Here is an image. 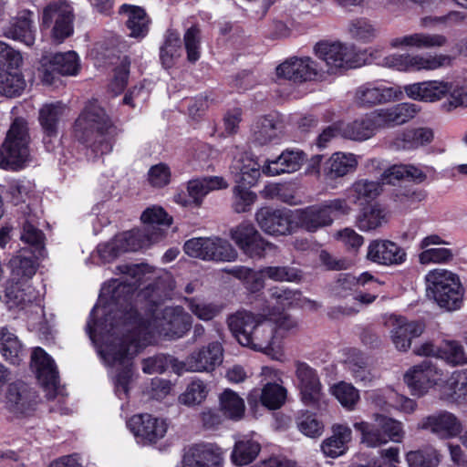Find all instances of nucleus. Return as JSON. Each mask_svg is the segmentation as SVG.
<instances>
[{"label":"nucleus","instance_id":"obj_51","mask_svg":"<svg viewBox=\"0 0 467 467\" xmlns=\"http://www.w3.org/2000/svg\"><path fill=\"white\" fill-rule=\"evenodd\" d=\"M25 87L26 81L16 70L11 72L5 69L0 72V94L9 98L19 96Z\"/></svg>","mask_w":467,"mask_h":467},{"label":"nucleus","instance_id":"obj_29","mask_svg":"<svg viewBox=\"0 0 467 467\" xmlns=\"http://www.w3.org/2000/svg\"><path fill=\"white\" fill-rule=\"evenodd\" d=\"M306 154L299 150H285L276 159L267 161L263 167L265 174L275 176L296 171L302 166Z\"/></svg>","mask_w":467,"mask_h":467},{"label":"nucleus","instance_id":"obj_28","mask_svg":"<svg viewBox=\"0 0 467 467\" xmlns=\"http://www.w3.org/2000/svg\"><path fill=\"white\" fill-rule=\"evenodd\" d=\"M39 257V255L30 254L26 248H22L9 261V280L16 283H26L36 274Z\"/></svg>","mask_w":467,"mask_h":467},{"label":"nucleus","instance_id":"obj_19","mask_svg":"<svg viewBox=\"0 0 467 467\" xmlns=\"http://www.w3.org/2000/svg\"><path fill=\"white\" fill-rule=\"evenodd\" d=\"M406 257L405 250L389 240H374L368 247L367 259L379 265H401Z\"/></svg>","mask_w":467,"mask_h":467},{"label":"nucleus","instance_id":"obj_31","mask_svg":"<svg viewBox=\"0 0 467 467\" xmlns=\"http://www.w3.org/2000/svg\"><path fill=\"white\" fill-rule=\"evenodd\" d=\"M26 283L8 280L5 288L0 292V302L8 309H23L36 298L33 289Z\"/></svg>","mask_w":467,"mask_h":467},{"label":"nucleus","instance_id":"obj_47","mask_svg":"<svg viewBox=\"0 0 467 467\" xmlns=\"http://www.w3.org/2000/svg\"><path fill=\"white\" fill-rule=\"evenodd\" d=\"M141 221L144 229H150V234L158 233L154 234L157 242L162 236L161 225L170 226L172 220L161 207H152L142 213Z\"/></svg>","mask_w":467,"mask_h":467},{"label":"nucleus","instance_id":"obj_3","mask_svg":"<svg viewBox=\"0 0 467 467\" xmlns=\"http://www.w3.org/2000/svg\"><path fill=\"white\" fill-rule=\"evenodd\" d=\"M227 326L240 345L256 351L270 348L275 338V322L262 314L238 310L227 317Z\"/></svg>","mask_w":467,"mask_h":467},{"label":"nucleus","instance_id":"obj_25","mask_svg":"<svg viewBox=\"0 0 467 467\" xmlns=\"http://www.w3.org/2000/svg\"><path fill=\"white\" fill-rule=\"evenodd\" d=\"M33 13L24 10L17 17L12 18L4 28V35L19 41L27 47L34 45L36 40V28L31 18Z\"/></svg>","mask_w":467,"mask_h":467},{"label":"nucleus","instance_id":"obj_59","mask_svg":"<svg viewBox=\"0 0 467 467\" xmlns=\"http://www.w3.org/2000/svg\"><path fill=\"white\" fill-rule=\"evenodd\" d=\"M202 32L198 26L193 25L188 28L183 36V43L187 52V59L195 63L201 57Z\"/></svg>","mask_w":467,"mask_h":467},{"label":"nucleus","instance_id":"obj_56","mask_svg":"<svg viewBox=\"0 0 467 467\" xmlns=\"http://www.w3.org/2000/svg\"><path fill=\"white\" fill-rule=\"evenodd\" d=\"M287 391L285 388L277 383H267L260 394L262 404L270 409H279L285 401Z\"/></svg>","mask_w":467,"mask_h":467},{"label":"nucleus","instance_id":"obj_15","mask_svg":"<svg viewBox=\"0 0 467 467\" xmlns=\"http://www.w3.org/2000/svg\"><path fill=\"white\" fill-rule=\"evenodd\" d=\"M223 359V348L219 342H212L198 351L192 352L185 361L180 362V368L192 372H210Z\"/></svg>","mask_w":467,"mask_h":467},{"label":"nucleus","instance_id":"obj_57","mask_svg":"<svg viewBox=\"0 0 467 467\" xmlns=\"http://www.w3.org/2000/svg\"><path fill=\"white\" fill-rule=\"evenodd\" d=\"M433 140V131L430 128L407 130L402 133V148L414 149L429 144Z\"/></svg>","mask_w":467,"mask_h":467},{"label":"nucleus","instance_id":"obj_54","mask_svg":"<svg viewBox=\"0 0 467 467\" xmlns=\"http://www.w3.org/2000/svg\"><path fill=\"white\" fill-rule=\"evenodd\" d=\"M376 418V415L374 416ZM354 428L361 433V441L368 447L375 448L386 444L381 427L375 420L374 423L367 421L355 422Z\"/></svg>","mask_w":467,"mask_h":467},{"label":"nucleus","instance_id":"obj_16","mask_svg":"<svg viewBox=\"0 0 467 467\" xmlns=\"http://www.w3.org/2000/svg\"><path fill=\"white\" fill-rule=\"evenodd\" d=\"M443 59L437 56L391 54L383 58L381 65L399 71L432 70L440 67Z\"/></svg>","mask_w":467,"mask_h":467},{"label":"nucleus","instance_id":"obj_18","mask_svg":"<svg viewBox=\"0 0 467 467\" xmlns=\"http://www.w3.org/2000/svg\"><path fill=\"white\" fill-rule=\"evenodd\" d=\"M301 400L306 406H317L322 397V385L317 371L305 362H296Z\"/></svg>","mask_w":467,"mask_h":467},{"label":"nucleus","instance_id":"obj_10","mask_svg":"<svg viewBox=\"0 0 467 467\" xmlns=\"http://www.w3.org/2000/svg\"><path fill=\"white\" fill-rule=\"evenodd\" d=\"M78 70L79 62L76 52L57 53L48 59L43 58L41 79L47 85H56L59 76H74Z\"/></svg>","mask_w":467,"mask_h":467},{"label":"nucleus","instance_id":"obj_20","mask_svg":"<svg viewBox=\"0 0 467 467\" xmlns=\"http://www.w3.org/2000/svg\"><path fill=\"white\" fill-rule=\"evenodd\" d=\"M392 329L391 338L395 347L400 351H407L414 337H420L424 325L419 321H409L403 317L393 316L390 317Z\"/></svg>","mask_w":467,"mask_h":467},{"label":"nucleus","instance_id":"obj_61","mask_svg":"<svg viewBox=\"0 0 467 467\" xmlns=\"http://www.w3.org/2000/svg\"><path fill=\"white\" fill-rule=\"evenodd\" d=\"M208 394L206 385L202 380H193L191 382L185 391L180 395L179 401L186 406H195L201 404Z\"/></svg>","mask_w":467,"mask_h":467},{"label":"nucleus","instance_id":"obj_23","mask_svg":"<svg viewBox=\"0 0 467 467\" xmlns=\"http://www.w3.org/2000/svg\"><path fill=\"white\" fill-rule=\"evenodd\" d=\"M404 90L410 99L434 102L451 92V84L445 81L430 80L407 85L404 87Z\"/></svg>","mask_w":467,"mask_h":467},{"label":"nucleus","instance_id":"obj_12","mask_svg":"<svg viewBox=\"0 0 467 467\" xmlns=\"http://www.w3.org/2000/svg\"><path fill=\"white\" fill-rule=\"evenodd\" d=\"M32 363L36 371V377L47 391L48 399H55L62 394L59 385V376L55 361L41 348H36L32 353Z\"/></svg>","mask_w":467,"mask_h":467},{"label":"nucleus","instance_id":"obj_2","mask_svg":"<svg viewBox=\"0 0 467 467\" xmlns=\"http://www.w3.org/2000/svg\"><path fill=\"white\" fill-rule=\"evenodd\" d=\"M76 139L98 155L111 151L117 128L97 100L88 101L75 121Z\"/></svg>","mask_w":467,"mask_h":467},{"label":"nucleus","instance_id":"obj_27","mask_svg":"<svg viewBox=\"0 0 467 467\" xmlns=\"http://www.w3.org/2000/svg\"><path fill=\"white\" fill-rule=\"evenodd\" d=\"M295 223L306 232L315 233L320 228L331 225L332 220L319 203L297 209L295 212Z\"/></svg>","mask_w":467,"mask_h":467},{"label":"nucleus","instance_id":"obj_8","mask_svg":"<svg viewBox=\"0 0 467 467\" xmlns=\"http://www.w3.org/2000/svg\"><path fill=\"white\" fill-rule=\"evenodd\" d=\"M316 56L321 60L318 64L324 73L333 74L340 68L352 67V54L349 48L340 42L320 41L314 47Z\"/></svg>","mask_w":467,"mask_h":467},{"label":"nucleus","instance_id":"obj_4","mask_svg":"<svg viewBox=\"0 0 467 467\" xmlns=\"http://www.w3.org/2000/svg\"><path fill=\"white\" fill-rule=\"evenodd\" d=\"M427 295L447 311L461 308L464 289L458 275L446 269L430 271L426 277Z\"/></svg>","mask_w":467,"mask_h":467},{"label":"nucleus","instance_id":"obj_40","mask_svg":"<svg viewBox=\"0 0 467 467\" xmlns=\"http://www.w3.org/2000/svg\"><path fill=\"white\" fill-rule=\"evenodd\" d=\"M150 229L131 230L116 235L118 244L122 253L135 252L156 242L157 232L150 234Z\"/></svg>","mask_w":467,"mask_h":467},{"label":"nucleus","instance_id":"obj_5","mask_svg":"<svg viewBox=\"0 0 467 467\" xmlns=\"http://www.w3.org/2000/svg\"><path fill=\"white\" fill-rule=\"evenodd\" d=\"M29 140L26 121L16 119L0 150L1 165L12 170L22 168L29 161Z\"/></svg>","mask_w":467,"mask_h":467},{"label":"nucleus","instance_id":"obj_55","mask_svg":"<svg viewBox=\"0 0 467 467\" xmlns=\"http://www.w3.org/2000/svg\"><path fill=\"white\" fill-rule=\"evenodd\" d=\"M243 183H236L233 188L232 208L236 213H247L257 200L255 192Z\"/></svg>","mask_w":467,"mask_h":467},{"label":"nucleus","instance_id":"obj_41","mask_svg":"<svg viewBox=\"0 0 467 467\" xmlns=\"http://www.w3.org/2000/svg\"><path fill=\"white\" fill-rule=\"evenodd\" d=\"M420 108L413 103H400L387 109L378 111L381 119V126H393L403 124L413 119Z\"/></svg>","mask_w":467,"mask_h":467},{"label":"nucleus","instance_id":"obj_42","mask_svg":"<svg viewBox=\"0 0 467 467\" xmlns=\"http://www.w3.org/2000/svg\"><path fill=\"white\" fill-rule=\"evenodd\" d=\"M220 411L232 420H241L245 411V404L235 391L225 389L219 396Z\"/></svg>","mask_w":467,"mask_h":467},{"label":"nucleus","instance_id":"obj_9","mask_svg":"<svg viewBox=\"0 0 467 467\" xmlns=\"http://www.w3.org/2000/svg\"><path fill=\"white\" fill-rule=\"evenodd\" d=\"M38 395L24 381H15L8 385L5 392V407L16 417L31 415L36 409Z\"/></svg>","mask_w":467,"mask_h":467},{"label":"nucleus","instance_id":"obj_64","mask_svg":"<svg viewBox=\"0 0 467 467\" xmlns=\"http://www.w3.org/2000/svg\"><path fill=\"white\" fill-rule=\"evenodd\" d=\"M260 233L250 223L243 222L230 230V237L242 251Z\"/></svg>","mask_w":467,"mask_h":467},{"label":"nucleus","instance_id":"obj_35","mask_svg":"<svg viewBox=\"0 0 467 467\" xmlns=\"http://www.w3.org/2000/svg\"><path fill=\"white\" fill-rule=\"evenodd\" d=\"M66 108L61 102L45 104L39 110L38 119L44 131V142L47 144L51 138L57 136L58 123Z\"/></svg>","mask_w":467,"mask_h":467},{"label":"nucleus","instance_id":"obj_11","mask_svg":"<svg viewBox=\"0 0 467 467\" xmlns=\"http://www.w3.org/2000/svg\"><path fill=\"white\" fill-rule=\"evenodd\" d=\"M322 67H318L317 61L309 57H290L276 67L278 78L302 83L323 78Z\"/></svg>","mask_w":467,"mask_h":467},{"label":"nucleus","instance_id":"obj_60","mask_svg":"<svg viewBox=\"0 0 467 467\" xmlns=\"http://www.w3.org/2000/svg\"><path fill=\"white\" fill-rule=\"evenodd\" d=\"M348 30L352 38L363 42H368L376 36L374 26L363 17L352 19L348 23Z\"/></svg>","mask_w":467,"mask_h":467},{"label":"nucleus","instance_id":"obj_22","mask_svg":"<svg viewBox=\"0 0 467 467\" xmlns=\"http://www.w3.org/2000/svg\"><path fill=\"white\" fill-rule=\"evenodd\" d=\"M420 426L423 430L430 431L441 439L455 437L462 431L460 420L452 413L447 411L424 418Z\"/></svg>","mask_w":467,"mask_h":467},{"label":"nucleus","instance_id":"obj_58","mask_svg":"<svg viewBox=\"0 0 467 467\" xmlns=\"http://www.w3.org/2000/svg\"><path fill=\"white\" fill-rule=\"evenodd\" d=\"M169 366L180 368V363L171 356L159 354L142 360V371L146 374L163 373Z\"/></svg>","mask_w":467,"mask_h":467},{"label":"nucleus","instance_id":"obj_38","mask_svg":"<svg viewBox=\"0 0 467 467\" xmlns=\"http://www.w3.org/2000/svg\"><path fill=\"white\" fill-rule=\"evenodd\" d=\"M119 14L127 16L125 24L130 30V36L142 38L148 34L150 20L143 8L136 5H123L119 8Z\"/></svg>","mask_w":467,"mask_h":467},{"label":"nucleus","instance_id":"obj_46","mask_svg":"<svg viewBox=\"0 0 467 467\" xmlns=\"http://www.w3.org/2000/svg\"><path fill=\"white\" fill-rule=\"evenodd\" d=\"M409 467H438L441 461V453L432 446H425L406 454Z\"/></svg>","mask_w":467,"mask_h":467},{"label":"nucleus","instance_id":"obj_1","mask_svg":"<svg viewBox=\"0 0 467 467\" xmlns=\"http://www.w3.org/2000/svg\"><path fill=\"white\" fill-rule=\"evenodd\" d=\"M117 270L123 280H113L102 288V296L109 295L102 306L96 305L87 324L92 342L101 341L99 353L108 366L122 367L117 374L115 393L128 399L132 377L131 360L140 348L150 343L155 335L167 339L183 337L192 327V317L182 307H165L155 311L150 319L140 317L133 309L131 299L145 274L151 273L147 264L121 265Z\"/></svg>","mask_w":467,"mask_h":467},{"label":"nucleus","instance_id":"obj_52","mask_svg":"<svg viewBox=\"0 0 467 467\" xmlns=\"http://www.w3.org/2000/svg\"><path fill=\"white\" fill-rule=\"evenodd\" d=\"M391 200L400 207L409 208L427 198L424 189L405 186L395 189L390 196Z\"/></svg>","mask_w":467,"mask_h":467},{"label":"nucleus","instance_id":"obj_13","mask_svg":"<svg viewBox=\"0 0 467 467\" xmlns=\"http://www.w3.org/2000/svg\"><path fill=\"white\" fill-rule=\"evenodd\" d=\"M443 372L430 360L415 365L404 375V381L413 395L421 396L427 390L443 380Z\"/></svg>","mask_w":467,"mask_h":467},{"label":"nucleus","instance_id":"obj_39","mask_svg":"<svg viewBox=\"0 0 467 467\" xmlns=\"http://www.w3.org/2000/svg\"><path fill=\"white\" fill-rule=\"evenodd\" d=\"M386 182L369 181L360 179L356 181L348 190V197L354 203L370 202L377 199L383 192V185Z\"/></svg>","mask_w":467,"mask_h":467},{"label":"nucleus","instance_id":"obj_7","mask_svg":"<svg viewBox=\"0 0 467 467\" xmlns=\"http://www.w3.org/2000/svg\"><path fill=\"white\" fill-rule=\"evenodd\" d=\"M73 9L64 0H52L43 10L42 26H52V37L57 43L73 34Z\"/></svg>","mask_w":467,"mask_h":467},{"label":"nucleus","instance_id":"obj_14","mask_svg":"<svg viewBox=\"0 0 467 467\" xmlns=\"http://www.w3.org/2000/svg\"><path fill=\"white\" fill-rule=\"evenodd\" d=\"M260 229L269 235L282 236L292 234L291 212L286 209L262 207L255 213Z\"/></svg>","mask_w":467,"mask_h":467},{"label":"nucleus","instance_id":"obj_63","mask_svg":"<svg viewBox=\"0 0 467 467\" xmlns=\"http://www.w3.org/2000/svg\"><path fill=\"white\" fill-rule=\"evenodd\" d=\"M260 233L250 223L243 222L230 230V237L242 251Z\"/></svg>","mask_w":467,"mask_h":467},{"label":"nucleus","instance_id":"obj_62","mask_svg":"<svg viewBox=\"0 0 467 467\" xmlns=\"http://www.w3.org/2000/svg\"><path fill=\"white\" fill-rule=\"evenodd\" d=\"M262 274L275 282H295L301 278V272L288 265L265 266Z\"/></svg>","mask_w":467,"mask_h":467},{"label":"nucleus","instance_id":"obj_6","mask_svg":"<svg viewBox=\"0 0 467 467\" xmlns=\"http://www.w3.org/2000/svg\"><path fill=\"white\" fill-rule=\"evenodd\" d=\"M183 249L189 256L205 261L232 262L238 256L229 241L221 237L192 238L185 242Z\"/></svg>","mask_w":467,"mask_h":467},{"label":"nucleus","instance_id":"obj_48","mask_svg":"<svg viewBox=\"0 0 467 467\" xmlns=\"http://www.w3.org/2000/svg\"><path fill=\"white\" fill-rule=\"evenodd\" d=\"M439 358L451 366L467 364V354L463 346L456 340H443L439 346Z\"/></svg>","mask_w":467,"mask_h":467},{"label":"nucleus","instance_id":"obj_37","mask_svg":"<svg viewBox=\"0 0 467 467\" xmlns=\"http://www.w3.org/2000/svg\"><path fill=\"white\" fill-rule=\"evenodd\" d=\"M351 438L352 431L349 427L340 424L334 425L332 435L321 444L322 451L327 457L337 458L346 452Z\"/></svg>","mask_w":467,"mask_h":467},{"label":"nucleus","instance_id":"obj_17","mask_svg":"<svg viewBox=\"0 0 467 467\" xmlns=\"http://www.w3.org/2000/svg\"><path fill=\"white\" fill-rule=\"evenodd\" d=\"M127 424L131 432L144 444L156 442L163 438L167 431V424L163 420L148 413L132 416Z\"/></svg>","mask_w":467,"mask_h":467},{"label":"nucleus","instance_id":"obj_43","mask_svg":"<svg viewBox=\"0 0 467 467\" xmlns=\"http://www.w3.org/2000/svg\"><path fill=\"white\" fill-rule=\"evenodd\" d=\"M182 41L180 34L173 29L167 30L164 43L160 47V59L162 67L166 69L174 66L175 61L181 57Z\"/></svg>","mask_w":467,"mask_h":467},{"label":"nucleus","instance_id":"obj_34","mask_svg":"<svg viewBox=\"0 0 467 467\" xmlns=\"http://www.w3.org/2000/svg\"><path fill=\"white\" fill-rule=\"evenodd\" d=\"M230 171L235 177V183L254 185L260 177V166L245 154L235 157L230 166Z\"/></svg>","mask_w":467,"mask_h":467},{"label":"nucleus","instance_id":"obj_49","mask_svg":"<svg viewBox=\"0 0 467 467\" xmlns=\"http://www.w3.org/2000/svg\"><path fill=\"white\" fill-rule=\"evenodd\" d=\"M0 352L11 364L19 363L22 345L17 337L5 327L0 329Z\"/></svg>","mask_w":467,"mask_h":467},{"label":"nucleus","instance_id":"obj_36","mask_svg":"<svg viewBox=\"0 0 467 467\" xmlns=\"http://www.w3.org/2000/svg\"><path fill=\"white\" fill-rule=\"evenodd\" d=\"M251 130L254 142L259 145H266L279 139L281 126L275 116L265 115L255 120Z\"/></svg>","mask_w":467,"mask_h":467},{"label":"nucleus","instance_id":"obj_50","mask_svg":"<svg viewBox=\"0 0 467 467\" xmlns=\"http://www.w3.org/2000/svg\"><path fill=\"white\" fill-rule=\"evenodd\" d=\"M385 222V212L378 204L364 207L357 218V224L362 231L375 230Z\"/></svg>","mask_w":467,"mask_h":467},{"label":"nucleus","instance_id":"obj_24","mask_svg":"<svg viewBox=\"0 0 467 467\" xmlns=\"http://www.w3.org/2000/svg\"><path fill=\"white\" fill-rule=\"evenodd\" d=\"M380 121L378 112H373L348 124L341 122L342 137L358 141L366 140L382 127Z\"/></svg>","mask_w":467,"mask_h":467},{"label":"nucleus","instance_id":"obj_30","mask_svg":"<svg viewBox=\"0 0 467 467\" xmlns=\"http://www.w3.org/2000/svg\"><path fill=\"white\" fill-rule=\"evenodd\" d=\"M399 94H401V91L397 88L368 83L357 89L356 99L359 105L369 107L397 99Z\"/></svg>","mask_w":467,"mask_h":467},{"label":"nucleus","instance_id":"obj_33","mask_svg":"<svg viewBox=\"0 0 467 467\" xmlns=\"http://www.w3.org/2000/svg\"><path fill=\"white\" fill-rule=\"evenodd\" d=\"M387 184L395 185L401 180H407L417 184L423 183L427 180L426 172L413 164H394L386 169L380 175Z\"/></svg>","mask_w":467,"mask_h":467},{"label":"nucleus","instance_id":"obj_26","mask_svg":"<svg viewBox=\"0 0 467 467\" xmlns=\"http://www.w3.org/2000/svg\"><path fill=\"white\" fill-rule=\"evenodd\" d=\"M220 461V452L213 445L194 444L185 450L182 467H216Z\"/></svg>","mask_w":467,"mask_h":467},{"label":"nucleus","instance_id":"obj_21","mask_svg":"<svg viewBox=\"0 0 467 467\" xmlns=\"http://www.w3.org/2000/svg\"><path fill=\"white\" fill-rule=\"evenodd\" d=\"M448 39L441 34L412 33L389 40V47L400 49H431L445 46Z\"/></svg>","mask_w":467,"mask_h":467},{"label":"nucleus","instance_id":"obj_32","mask_svg":"<svg viewBox=\"0 0 467 467\" xmlns=\"http://www.w3.org/2000/svg\"><path fill=\"white\" fill-rule=\"evenodd\" d=\"M358 165L354 154L336 152L327 159L322 172L326 181L332 182L353 171Z\"/></svg>","mask_w":467,"mask_h":467},{"label":"nucleus","instance_id":"obj_45","mask_svg":"<svg viewBox=\"0 0 467 467\" xmlns=\"http://www.w3.org/2000/svg\"><path fill=\"white\" fill-rule=\"evenodd\" d=\"M21 240L30 246V254L44 256L45 253V235L34 223L29 216L23 223Z\"/></svg>","mask_w":467,"mask_h":467},{"label":"nucleus","instance_id":"obj_44","mask_svg":"<svg viewBox=\"0 0 467 467\" xmlns=\"http://www.w3.org/2000/svg\"><path fill=\"white\" fill-rule=\"evenodd\" d=\"M445 400L459 404H467V373L455 371L444 387Z\"/></svg>","mask_w":467,"mask_h":467},{"label":"nucleus","instance_id":"obj_53","mask_svg":"<svg viewBox=\"0 0 467 467\" xmlns=\"http://www.w3.org/2000/svg\"><path fill=\"white\" fill-rule=\"evenodd\" d=\"M261 445L253 440H241L234 445L232 459L235 464L246 465L252 462L259 454Z\"/></svg>","mask_w":467,"mask_h":467}]
</instances>
